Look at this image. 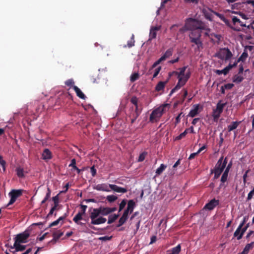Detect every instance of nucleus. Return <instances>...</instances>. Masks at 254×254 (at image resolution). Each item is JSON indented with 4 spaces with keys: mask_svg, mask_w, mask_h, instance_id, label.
Wrapping results in <instances>:
<instances>
[{
    "mask_svg": "<svg viewBox=\"0 0 254 254\" xmlns=\"http://www.w3.org/2000/svg\"><path fill=\"white\" fill-rule=\"evenodd\" d=\"M187 68L188 66H185L179 69L180 71H173L172 72H169V79L171 76L174 75H176L177 76V78L178 79V82L175 87L171 90L170 94V95L178 90L180 89L182 86L185 85L190 78L191 75V71L190 68L188 69L187 72L185 73V71Z\"/></svg>",
    "mask_w": 254,
    "mask_h": 254,
    "instance_id": "nucleus-1",
    "label": "nucleus"
},
{
    "mask_svg": "<svg viewBox=\"0 0 254 254\" xmlns=\"http://www.w3.org/2000/svg\"><path fill=\"white\" fill-rule=\"evenodd\" d=\"M185 27L187 29L190 30H193L194 29L205 30L204 34L206 36H209V33L210 31V29L206 23L192 18L187 19L185 23Z\"/></svg>",
    "mask_w": 254,
    "mask_h": 254,
    "instance_id": "nucleus-2",
    "label": "nucleus"
},
{
    "mask_svg": "<svg viewBox=\"0 0 254 254\" xmlns=\"http://www.w3.org/2000/svg\"><path fill=\"white\" fill-rule=\"evenodd\" d=\"M168 106V104H165L154 109L150 115L149 122L152 123L158 122L164 113H165V108Z\"/></svg>",
    "mask_w": 254,
    "mask_h": 254,
    "instance_id": "nucleus-3",
    "label": "nucleus"
},
{
    "mask_svg": "<svg viewBox=\"0 0 254 254\" xmlns=\"http://www.w3.org/2000/svg\"><path fill=\"white\" fill-rule=\"evenodd\" d=\"M201 30L194 29L191 30L189 35V38L191 43L195 44L197 45V48L199 49L200 48H202V43L200 40L201 37Z\"/></svg>",
    "mask_w": 254,
    "mask_h": 254,
    "instance_id": "nucleus-4",
    "label": "nucleus"
},
{
    "mask_svg": "<svg viewBox=\"0 0 254 254\" xmlns=\"http://www.w3.org/2000/svg\"><path fill=\"white\" fill-rule=\"evenodd\" d=\"M216 56L222 60H229L233 56L231 51L227 48H221L216 54Z\"/></svg>",
    "mask_w": 254,
    "mask_h": 254,
    "instance_id": "nucleus-5",
    "label": "nucleus"
},
{
    "mask_svg": "<svg viewBox=\"0 0 254 254\" xmlns=\"http://www.w3.org/2000/svg\"><path fill=\"white\" fill-rule=\"evenodd\" d=\"M141 110H139L138 107L131 106L129 108L127 115L128 117L130 119L131 124L134 123L135 120L141 114Z\"/></svg>",
    "mask_w": 254,
    "mask_h": 254,
    "instance_id": "nucleus-6",
    "label": "nucleus"
},
{
    "mask_svg": "<svg viewBox=\"0 0 254 254\" xmlns=\"http://www.w3.org/2000/svg\"><path fill=\"white\" fill-rule=\"evenodd\" d=\"M30 236L29 232L26 230L22 233L16 235L14 238V243H25L27 242V239Z\"/></svg>",
    "mask_w": 254,
    "mask_h": 254,
    "instance_id": "nucleus-7",
    "label": "nucleus"
},
{
    "mask_svg": "<svg viewBox=\"0 0 254 254\" xmlns=\"http://www.w3.org/2000/svg\"><path fill=\"white\" fill-rule=\"evenodd\" d=\"M23 190H12L9 192L8 195L10 197V199L7 204V206L14 203L17 198L22 194Z\"/></svg>",
    "mask_w": 254,
    "mask_h": 254,
    "instance_id": "nucleus-8",
    "label": "nucleus"
},
{
    "mask_svg": "<svg viewBox=\"0 0 254 254\" xmlns=\"http://www.w3.org/2000/svg\"><path fill=\"white\" fill-rule=\"evenodd\" d=\"M232 29L236 31H240L241 30L242 27H246V24L235 16L232 17Z\"/></svg>",
    "mask_w": 254,
    "mask_h": 254,
    "instance_id": "nucleus-9",
    "label": "nucleus"
},
{
    "mask_svg": "<svg viewBox=\"0 0 254 254\" xmlns=\"http://www.w3.org/2000/svg\"><path fill=\"white\" fill-rule=\"evenodd\" d=\"M254 46H246L245 48L244 52L241 55V56L237 60V62H244L246 60L247 58L248 57V54L247 52V50H249L250 51H251L253 50Z\"/></svg>",
    "mask_w": 254,
    "mask_h": 254,
    "instance_id": "nucleus-10",
    "label": "nucleus"
},
{
    "mask_svg": "<svg viewBox=\"0 0 254 254\" xmlns=\"http://www.w3.org/2000/svg\"><path fill=\"white\" fill-rule=\"evenodd\" d=\"M227 163V158H225L224 160V163L223 164L222 166H221V169H217V170L214 169L213 170H211V173H213L214 174V179H217L219 177V176H220V175L222 174L223 170L225 168Z\"/></svg>",
    "mask_w": 254,
    "mask_h": 254,
    "instance_id": "nucleus-11",
    "label": "nucleus"
},
{
    "mask_svg": "<svg viewBox=\"0 0 254 254\" xmlns=\"http://www.w3.org/2000/svg\"><path fill=\"white\" fill-rule=\"evenodd\" d=\"M219 204V200L216 199L215 198H213L205 205L204 209H207L208 210H212Z\"/></svg>",
    "mask_w": 254,
    "mask_h": 254,
    "instance_id": "nucleus-12",
    "label": "nucleus"
},
{
    "mask_svg": "<svg viewBox=\"0 0 254 254\" xmlns=\"http://www.w3.org/2000/svg\"><path fill=\"white\" fill-rule=\"evenodd\" d=\"M109 187L112 190L117 192L126 193L127 191V189L120 187L116 185L109 184Z\"/></svg>",
    "mask_w": 254,
    "mask_h": 254,
    "instance_id": "nucleus-13",
    "label": "nucleus"
},
{
    "mask_svg": "<svg viewBox=\"0 0 254 254\" xmlns=\"http://www.w3.org/2000/svg\"><path fill=\"white\" fill-rule=\"evenodd\" d=\"M128 213H129L127 212V211H124L123 215L119 219V223L117 225V227H119L122 226L127 221L128 218Z\"/></svg>",
    "mask_w": 254,
    "mask_h": 254,
    "instance_id": "nucleus-14",
    "label": "nucleus"
},
{
    "mask_svg": "<svg viewBox=\"0 0 254 254\" xmlns=\"http://www.w3.org/2000/svg\"><path fill=\"white\" fill-rule=\"evenodd\" d=\"M160 29V26H154L151 28L149 33V39L151 40L156 37V32Z\"/></svg>",
    "mask_w": 254,
    "mask_h": 254,
    "instance_id": "nucleus-15",
    "label": "nucleus"
},
{
    "mask_svg": "<svg viewBox=\"0 0 254 254\" xmlns=\"http://www.w3.org/2000/svg\"><path fill=\"white\" fill-rule=\"evenodd\" d=\"M199 108V104L194 105L193 106V108L190 111V112L188 115V116L192 117V118L195 117L199 113V112H198Z\"/></svg>",
    "mask_w": 254,
    "mask_h": 254,
    "instance_id": "nucleus-16",
    "label": "nucleus"
},
{
    "mask_svg": "<svg viewBox=\"0 0 254 254\" xmlns=\"http://www.w3.org/2000/svg\"><path fill=\"white\" fill-rule=\"evenodd\" d=\"M52 157V153L49 149L46 148L43 150L42 158L44 160H49Z\"/></svg>",
    "mask_w": 254,
    "mask_h": 254,
    "instance_id": "nucleus-17",
    "label": "nucleus"
},
{
    "mask_svg": "<svg viewBox=\"0 0 254 254\" xmlns=\"http://www.w3.org/2000/svg\"><path fill=\"white\" fill-rule=\"evenodd\" d=\"M26 246L21 245V243H14L13 246H11V249H15L16 251L22 252L25 250Z\"/></svg>",
    "mask_w": 254,
    "mask_h": 254,
    "instance_id": "nucleus-18",
    "label": "nucleus"
},
{
    "mask_svg": "<svg viewBox=\"0 0 254 254\" xmlns=\"http://www.w3.org/2000/svg\"><path fill=\"white\" fill-rule=\"evenodd\" d=\"M168 80L169 79H168L166 81H159L156 85L155 90L158 92L163 90L165 88V85L168 82Z\"/></svg>",
    "mask_w": 254,
    "mask_h": 254,
    "instance_id": "nucleus-19",
    "label": "nucleus"
},
{
    "mask_svg": "<svg viewBox=\"0 0 254 254\" xmlns=\"http://www.w3.org/2000/svg\"><path fill=\"white\" fill-rule=\"evenodd\" d=\"M135 206V204L134 201L133 200H129L127 202V206L125 211H127V212H129L131 213Z\"/></svg>",
    "mask_w": 254,
    "mask_h": 254,
    "instance_id": "nucleus-20",
    "label": "nucleus"
},
{
    "mask_svg": "<svg viewBox=\"0 0 254 254\" xmlns=\"http://www.w3.org/2000/svg\"><path fill=\"white\" fill-rule=\"evenodd\" d=\"M202 12H203V13L205 17L207 19H208L210 21L212 20V19H213L212 13H213L214 11H210L209 9L207 10L205 9H203L202 10Z\"/></svg>",
    "mask_w": 254,
    "mask_h": 254,
    "instance_id": "nucleus-21",
    "label": "nucleus"
},
{
    "mask_svg": "<svg viewBox=\"0 0 254 254\" xmlns=\"http://www.w3.org/2000/svg\"><path fill=\"white\" fill-rule=\"evenodd\" d=\"M100 214V211L99 210V208H94L93 211L91 213L90 217L91 219V221H93L95 219L97 218L98 216Z\"/></svg>",
    "mask_w": 254,
    "mask_h": 254,
    "instance_id": "nucleus-22",
    "label": "nucleus"
},
{
    "mask_svg": "<svg viewBox=\"0 0 254 254\" xmlns=\"http://www.w3.org/2000/svg\"><path fill=\"white\" fill-rule=\"evenodd\" d=\"M106 219L105 218L100 217L98 218H96L93 221H91V224L93 225H99L103 224L106 222Z\"/></svg>",
    "mask_w": 254,
    "mask_h": 254,
    "instance_id": "nucleus-23",
    "label": "nucleus"
},
{
    "mask_svg": "<svg viewBox=\"0 0 254 254\" xmlns=\"http://www.w3.org/2000/svg\"><path fill=\"white\" fill-rule=\"evenodd\" d=\"M73 88L75 92H76V95L80 98L82 99H85L86 98L85 95L84 93L81 91V90L76 86H74Z\"/></svg>",
    "mask_w": 254,
    "mask_h": 254,
    "instance_id": "nucleus-24",
    "label": "nucleus"
},
{
    "mask_svg": "<svg viewBox=\"0 0 254 254\" xmlns=\"http://www.w3.org/2000/svg\"><path fill=\"white\" fill-rule=\"evenodd\" d=\"M241 122H232L231 124L228 126V130L229 132H230L239 126Z\"/></svg>",
    "mask_w": 254,
    "mask_h": 254,
    "instance_id": "nucleus-25",
    "label": "nucleus"
},
{
    "mask_svg": "<svg viewBox=\"0 0 254 254\" xmlns=\"http://www.w3.org/2000/svg\"><path fill=\"white\" fill-rule=\"evenodd\" d=\"M222 100L219 101L216 105V108L215 109L216 111L219 113H222L224 107L226 105L227 103H222Z\"/></svg>",
    "mask_w": 254,
    "mask_h": 254,
    "instance_id": "nucleus-26",
    "label": "nucleus"
},
{
    "mask_svg": "<svg viewBox=\"0 0 254 254\" xmlns=\"http://www.w3.org/2000/svg\"><path fill=\"white\" fill-rule=\"evenodd\" d=\"M108 187L107 185L103 184L97 185L95 188L98 190L109 191L110 190L108 189Z\"/></svg>",
    "mask_w": 254,
    "mask_h": 254,
    "instance_id": "nucleus-27",
    "label": "nucleus"
},
{
    "mask_svg": "<svg viewBox=\"0 0 254 254\" xmlns=\"http://www.w3.org/2000/svg\"><path fill=\"white\" fill-rule=\"evenodd\" d=\"M242 231V227L240 225L238 226L236 230L234 233V237H236L237 239L239 240L242 238L243 237H240L241 233Z\"/></svg>",
    "mask_w": 254,
    "mask_h": 254,
    "instance_id": "nucleus-28",
    "label": "nucleus"
},
{
    "mask_svg": "<svg viewBox=\"0 0 254 254\" xmlns=\"http://www.w3.org/2000/svg\"><path fill=\"white\" fill-rule=\"evenodd\" d=\"M254 246V242L246 245L244 249L243 250V254H248L249 251L250 250H251L253 248Z\"/></svg>",
    "mask_w": 254,
    "mask_h": 254,
    "instance_id": "nucleus-29",
    "label": "nucleus"
},
{
    "mask_svg": "<svg viewBox=\"0 0 254 254\" xmlns=\"http://www.w3.org/2000/svg\"><path fill=\"white\" fill-rule=\"evenodd\" d=\"M53 239L52 241H55V242L58 240L63 235V232L61 231H58L53 233Z\"/></svg>",
    "mask_w": 254,
    "mask_h": 254,
    "instance_id": "nucleus-30",
    "label": "nucleus"
},
{
    "mask_svg": "<svg viewBox=\"0 0 254 254\" xmlns=\"http://www.w3.org/2000/svg\"><path fill=\"white\" fill-rule=\"evenodd\" d=\"M173 51L172 48H169L165 52L164 54L162 56V57L164 58V60H165L167 58H169L173 55Z\"/></svg>",
    "mask_w": 254,
    "mask_h": 254,
    "instance_id": "nucleus-31",
    "label": "nucleus"
},
{
    "mask_svg": "<svg viewBox=\"0 0 254 254\" xmlns=\"http://www.w3.org/2000/svg\"><path fill=\"white\" fill-rule=\"evenodd\" d=\"M99 210L102 215L105 216L110 214L109 207H100Z\"/></svg>",
    "mask_w": 254,
    "mask_h": 254,
    "instance_id": "nucleus-32",
    "label": "nucleus"
},
{
    "mask_svg": "<svg viewBox=\"0 0 254 254\" xmlns=\"http://www.w3.org/2000/svg\"><path fill=\"white\" fill-rule=\"evenodd\" d=\"M244 79L242 76L238 74L235 75L233 77V81L235 83H239L241 82Z\"/></svg>",
    "mask_w": 254,
    "mask_h": 254,
    "instance_id": "nucleus-33",
    "label": "nucleus"
},
{
    "mask_svg": "<svg viewBox=\"0 0 254 254\" xmlns=\"http://www.w3.org/2000/svg\"><path fill=\"white\" fill-rule=\"evenodd\" d=\"M224 159H223V157L221 156L219 159L218 161H217V162L215 166L214 169H215V170L221 169V166H222L223 164L224 163Z\"/></svg>",
    "mask_w": 254,
    "mask_h": 254,
    "instance_id": "nucleus-34",
    "label": "nucleus"
},
{
    "mask_svg": "<svg viewBox=\"0 0 254 254\" xmlns=\"http://www.w3.org/2000/svg\"><path fill=\"white\" fill-rule=\"evenodd\" d=\"M167 166L163 164H161L160 166L156 170V174L157 175H161L162 172L166 169Z\"/></svg>",
    "mask_w": 254,
    "mask_h": 254,
    "instance_id": "nucleus-35",
    "label": "nucleus"
},
{
    "mask_svg": "<svg viewBox=\"0 0 254 254\" xmlns=\"http://www.w3.org/2000/svg\"><path fill=\"white\" fill-rule=\"evenodd\" d=\"M134 43H135L134 36L133 34H132L130 40L127 41V47H128V48H131L134 46ZM127 47L126 45L124 46V47Z\"/></svg>",
    "mask_w": 254,
    "mask_h": 254,
    "instance_id": "nucleus-36",
    "label": "nucleus"
},
{
    "mask_svg": "<svg viewBox=\"0 0 254 254\" xmlns=\"http://www.w3.org/2000/svg\"><path fill=\"white\" fill-rule=\"evenodd\" d=\"M246 2V1H244L243 0H242V3L241 2L235 3L234 4H233L231 5V8L233 9H239L242 7V4L243 3L247 4Z\"/></svg>",
    "mask_w": 254,
    "mask_h": 254,
    "instance_id": "nucleus-37",
    "label": "nucleus"
},
{
    "mask_svg": "<svg viewBox=\"0 0 254 254\" xmlns=\"http://www.w3.org/2000/svg\"><path fill=\"white\" fill-rule=\"evenodd\" d=\"M119 214L111 215L109 216L108 223L109 224L113 223L118 218Z\"/></svg>",
    "mask_w": 254,
    "mask_h": 254,
    "instance_id": "nucleus-38",
    "label": "nucleus"
},
{
    "mask_svg": "<svg viewBox=\"0 0 254 254\" xmlns=\"http://www.w3.org/2000/svg\"><path fill=\"white\" fill-rule=\"evenodd\" d=\"M139 78V74L138 72L133 73L130 76V81L133 82Z\"/></svg>",
    "mask_w": 254,
    "mask_h": 254,
    "instance_id": "nucleus-39",
    "label": "nucleus"
},
{
    "mask_svg": "<svg viewBox=\"0 0 254 254\" xmlns=\"http://www.w3.org/2000/svg\"><path fill=\"white\" fill-rule=\"evenodd\" d=\"M16 175L19 178H23L24 176L23 169L20 167L16 168Z\"/></svg>",
    "mask_w": 254,
    "mask_h": 254,
    "instance_id": "nucleus-40",
    "label": "nucleus"
},
{
    "mask_svg": "<svg viewBox=\"0 0 254 254\" xmlns=\"http://www.w3.org/2000/svg\"><path fill=\"white\" fill-rule=\"evenodd\" d=\"M83 214L80 213V212H78V213L74 217L73 219V221L75 223H78L79 221L82 219Z\"/></svg>",
    "mask_w": 254,
    "mask_h": 254,
    "instance_id": "nucleus-41",
    "label": "nucleus"
},
{
    "mask_svg": "<svg viewBox=\"0 0 254 254\" xmlns=\"http://www.w3.org/2000/svg\"><path fill=\"white\" fill-rule=\"evenodd\" d=\"M181 250L180 244L178 245L176 247L173 248L171 251L173 254H179Z\"/></svg>",
    "mask_w": 254,
    "mask_h": 254,
    "instance_id": "nucleus-42",
    "label": "nucleus"
},
{
    "mask_svg": "<svg viewBox=\"0 0 254 254\" xmlns=\"http://www.w3.org/2000/svg\"><path fill=\"white\" fill-rule=\"evenodd\" d=\"M118 199V197L114 195H109L106 197V199L110 203L113 202Z\"/></svg>",
    "mask_w": 254,
    "mask_h": 254,
    "instance_id": "nucleus-43",
    "label": "nucleus"
},
{
    "mask_svg": "<svg viewBox=\"0 0 254 254\" xmlns=\"http://www.w3.org/2000/svg\"><path fill=\"white\" fill-rule=\"evenodd\" d=\"M215 72L218 75H220L222 74H223L224 75H227L229 72L228 71L227 69L225 67L222 70L217 69L215 70Z\"/></svg>",
    "mask_w": 254,
    "mask_h": 254,
    "instance_id": "nucleus-44",
    "label": "nucleus"
},
{
    "mask_svg": "<svg viewBox=\"0 0 254 254\" xmlns=\"http://www.w3.org/2000/svg\"><path fill=\"white\" fill-rule=\"evenodd\" d=\"M189 130V129H186L185 130L181 133L179 135L176 137V140H180L183 137H184L186 134L188 133V131Z\"/></svg>",
    "mask_w": 254,
    "mask_h": 254,
    "instance_id": "nucleus-45",
    "label": "nucleus"
},
{
    "mask_svg": "<svg viewBox=\"0 0 254 254\" xmlns=\"http://www.w3.org/2000/svg\"><path fill=\"white\" fill-rule=\"evenodd\" d=\"M221 113H219L218 111H216L215 109L213 110L212 112V116L214 118V120H217L220 116Z\"/></svg>",
    "mask_w": 254,
    "mask_h": 254,
    "instance_id": "nucleus-46",
    "label": "nucleus"
},
{
    "mask_svg": "<svg viewBox=\"0 0 254 254\" xmlns=\"http://www.w3.org/2000/svg\"><path fill=\"white\" fill-rule=\"evenodd\" d=\"M65 217L61 216L57 220L53 222L50 225V227L57 225L61 220H63L64 219Z\"/></svg>",
    "mask_w": 254,
    "mask_h": 254,
    "instance_id": "nucleus-47",
    "label": "nucleus"
},
{
    "mask_svg": "<svg viewBox=\"0 0 254 254\" xmlns=\"http://www.w3.org/2000/svg\"><path fill=\"white\" fill-rule=\"evenodd\" d=\"M131 103L133 105V107H138V99L136 97L133 96L130 99Z\"/></svg>",
    "mask_w": 254,
    "mask_h": 254,
    "instance_id": "nucleus-48",
    "label": "nucleus"
},
{
    "mask_svg": "<svg viewBox=\"0 0 254 254\" xmlns=\"http://www.w3.org/2000/svg\"><path fill=\"white\" fill-rule=\"evenodd\" d=\"M227 177H228V174L223 173L222 174V176L221 177V184L220 185V187H221L222 186L223 183H224L225 182L227 181Z\"/></svg>",
    "mask_w": 254,
    "mask_h": 254,
    "instance_id": "nucleus-49",
    "label": "nucleus"
},
{
    "mask_svg": "<svg viewBox=\"0 0 254 254\" xmlns=\"http://www.w3.org/2000/svg\"><path fill=\"white\" fill-rule=\"evenodd\" d=\"M126 204H127V200L126 199H123L121 201V202L120 203V204L119 205V212H120L124 209V208L125 207Z\"/></svg>",
    "mask_w": 254,
    "mask_h": 254,
    "instance_id": "nucleus-50",
    "label": "nucleus"
},
{
    "mask_svg": "<svg viewBox=\"0 0 254 254\" xmlns=\"http://www.w3.org/2000/svg\"><path fill=\"white\" fill-rule=\"evenodd\" d=\"M74 83V82L72 79H68L65 82V85H67V86H69L70 87H73L74 86V85H73Z\"/></svg>",
    "mask_w": 254,
    "mask_h": 254,
    "instance_id": "nucleus-51",
    "label": "nucleus"
},
{
    "mask_svg": "<svg viewBox=\"0 0 254 254\" xmlns=\"http://www.w3.org/2000/svg\"><path fill=\"white\" fill-rule=\"evenodd\" d=\"M238 62L236 61L233 64H229L228 66H227L225 68L227 69L229 72L232 68L237 66Z\"/></svg>",
    "mask_w": 254,
    "mask_h": 254,
    "instance_id": "nucleus-52",
    "label": "nucleus"
},
{
    "mask_svg": "<svg viewBox=\"0 0 254 254\" xmlns=\"http://www.w3.org/2000/svg\"><path fill=\"white\" fill-rule=\"evenodd\" d=\"M146 154H147V153L145 152H143L142 153H141L139 156V157L138 159V162L143 161L145 159Z\"/></svg>",
    "mask_w": 254,
    "mask_h": 254,
    "instance_id": "nucleus-53",
    "label": "nucleus"
},
{
    "mask_svg": "<svg viewBox=\"0 0 254 254\" xmlns=\"http://www.w3.org/2000/svg\"><path fill=\"white\" fill-rule=\"evenodd\" d=\"M5 161L3 159L2 156L0 155V165L2 167L3 171L5 170Z\"/></svg>",
    "mask_w": 254,
    "mask_h": 254,
    "instance_id": "nucleus-54",
    "label": "nucleus"
},
{
    "mask_svg": "<svg viewBox=\"0 0 254 254\" xmlns=\"http://www.w3.org/2000/svg\"><path fill=\"white\" fill-rule=\"evenodd\" d=\"M112 236H104V237H101L98 238L99 240H101L102 241H110L112 239Z\"/></svg>",
    "mask_w": 254,
    "mask_h": 254,
    "instance_id": "nucleus-55",
    "label": "nucleus"
},
{
    "mask_svg": "<svg viewBox=\"0 0 254 254\" xmlns=\"http://www.w3.org/2000/svg\"><path fill=\"white\" fill-rule=\"evenodd\" d=\"M80 208H81V211H79L80 213L82 214L83 215H84L86 212V210L87 209V205L80 204Z\"/></svg>",
    "mask_w": 254,
    "mask_h": 254,
    "instance_id": "nucleus-56",
    "label": "nucleus"
},
{
    "mask_svg": "<svg viewBox=\"0 0 254 254\" xmlns=\"http://www.w3.org/2000/svg\"><path fill=\"white\" fill-rule=\"evenodd\" d=\"M249 227V223L247 224L244 227L243 226L242 227V231L241 233L240 237H243V235L245 233V232L247 231V229Z\"/></svg>",
    "mask_w": 254,
    "mask_h": 254,
    "instance_id": "nucleus-57",
    "label": "nucleus"
},
{
    "mask_svg": "<svg viewBox=\"0 0 254 254\" xmlns=\"http://www.w3.org/2000/svg\"><path fill=\"white\" fill-rule=\"evenodd\" d=\"M161 69V66H159L155 69V71H154V74L153 75V78H155L158 75V74H159Z\"/></svg>",
    "mask_w": 254,
    "mask_h": 254,
    "instance_id": "nucleus-58",
    "label": "nucleus"
},
{
    "mask_svg": "<svg viewBox=\"0 0 254 254\" xmlns=\"http://www.w3.org/2000/svg\"><path fill=\"white\" fill-rule=\"evenodd\" d=\"M249 219V216H245L243 218V220L242 222L240 224V226L241 227H243L244 225L246 224V223L248 221Z\"/></svg>",
    "mask_w": 254,
    "mask_h": 254,
    "instance_id": "nucleus-59",
    "label": "nucleus"
},
{
    "mask_svg": "<svg viewBox=\"0 0 254 254\" xmlns=\"http://www.w3.org/2000/svg\"><path fill=\"white\" fill-rule=\"evenodd\" d=\"M246 2L249 4H251L253 6V12L254 13V0H248ZM252 24H254V20L253 21Z\"/></svg>",
    "mask_w": 254,
    "mask_h": 254,
    "instance_id": "nucleus-60",
    "label": "nucleus"
},
{
    "mask_svg": "<svg viewBox=\"0 0 254 254\" xmlns=\"http://www.w3.org/2000/svg\"><path fill=\"white\" fill-rule=\"evenodd\" d=\"M253 195H254V189L248 193L247 200H251L252 198Z\"/></svg>",
    "mask_w": 254,
    "mask_h": 254,
    "instance_id": "nucleus-61",
    "label": "nucleus"
},
{
    "mask_svg": "<svg viewBox=\"0 0 254 254\" xmlns=\"http://www.w3.org/2000/svg\"><path fill=\"white\" fill-rule=\"evenodd\" d=\"M223 21L226 24L227 26L232 29L233 25L230 23L229 20L225 18L224 19H223Z\"/></svg>",
    "mask_w": 254,
    "mask_h": 254,
    "instance_id": "nucleus-62",
    "label": "nucleus"
},
{
    "mask_svg": "<svg viewBox=\"0 0 254 254\" xmlns=\"http://www.w3.org/2000/svg\"><path fill=\"white\" fill-rule=\"evenodd\" d=\"M52 200L54 201V204H59V195L58 194L56 196L53 197Z\"/></svg>",
    "mask_w": 254,
    "mask_h": 254,
    "instance_id": "nucleus-63",
    "label": "nucleus"
},
{
    "mask_svg": "<svg viewBox=\"0 0 254 254\" xmlns=\"http://www.w3.org/2000/svg\"><path fill=\"white\" fill-rule=\"evenodd\" d=\"M234 86V84L232 83H228L224 85L225 89H231Z\"/></svg>",
    "mask_w": 254,
    "mask_h": 254,
    "instance_id": "nucleus-64",
    "label": "nucleus"
}]
</instances>
